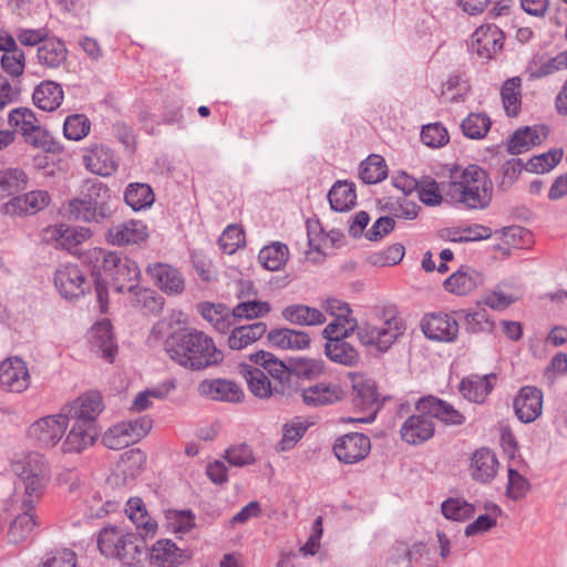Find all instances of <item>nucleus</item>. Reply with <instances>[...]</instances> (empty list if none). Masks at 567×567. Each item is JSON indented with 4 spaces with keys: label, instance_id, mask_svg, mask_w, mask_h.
<instances>
[{
    "label": "nucleus",
    "instance_id": "nucleus-57",
    "mask_svg": "<svg viewBox=\"0 0 567 567\" xmlns=\"http://www.w3.org/2000/svg\"><path fill=\"white\" fill-rule=\"evenodd\" d=\"M445 518L456 522L466 520L475 514L474 505L460 498H447L441 505Z\"/></svg>",
    "mask_w": 567,
    "mask_h": 567
},
{
    "label": "nucleus",
    "instance_id": "nucleus-10",
    "mask_svg": "<svg viewBox=\"0 0 567 567\" xmlns=\"http://www.w3.org/2000/svg\"><path fill=\"white\" fill-rule=\"evenodd\" d=\"M117 538H106L104 544L105 551L118 559L123 565L128 567H143L144 561L148 557L147 545L142 534L128 533L126 542L121 550H115L116 546L112 544Z\"/></svg>",
    "mask_w": 567,
    "mask_h": 567
},
{
    "label": "nucleus",
    "instance_id": "nucleus-51",
    "mask_svg": "<svg viewBox=\"0 0 567 567\" xmlns=\"http://www.w3.org/2000/svg\"><path fill=\"white\" fill-rule=\"evenodd\" d=\"M23 513L19 514L10 524L8 537L11 543L18 544L24 540L35 526L33 509H28L22 505Z\"/></svg>",
    "mask_w": 567,
    "mask_h": 567
},
{
    "label": "nucleus",
    "instance_id": "nucleus-41",
    "mask_svg": "<svg viewBox=\"0 0 567 567\" xmlns=\"http://www.w3.org/2000/svg\"><path fill=\"white\" fill-rule=\"evenodd\" d=\"M124 200L134 212H138L151 207L155 200V195L148 184L131 183L124 192Z\"/></svg>",
    "mask_w": 567,
    "mask_h": 567
},
{
    "label": "nucleus",
    "instance_id": "nucleus-16",
    "mask_svg": "<svg viewBox=\"0 0 567 567\" xmlns=\"http://www.w3.org/2000/svg\"><path fill=\"white\" fill-rule=\"evenodd\" d=\"M417 412L429 413L431 420L436 419L445 425L458 426L465 423L466 417L449 402L434 396L425 395L415 402Z\"/></svg>",
    "mask_w": 567,
    "mask_h": 567
},
{
    "label": "nucleus",
    "instance_id": "nucleus-39",
    "mask_svg": "<svg viewBox=\"0 0 567 567\" xmlns=\"http://www.w3.org/2000/svg\"><path fill=\"white\" fill-rule=\"evenodd\" d=\"M241 373L244 374L249 390L261 399L269 398L270 395L278 394L272 390L274 383L266 375L265 371L254 368L249 364L240 365Z\"/></svg>",
    "mask_w": 567,
    "mask_h": 567
},
{
    "label": "nucleus",
    "instance_id": "nucleus-50",
    "mask_svg": "<svg viewBox=\"0 0 567 567\" xmlns=\"http://www.w3.org/2000/svg\"><path fill=\"white\" fill-rule=\"evenodd\" d=\"M270 310L271 307L268 301H260L256 298H248L234 307L233 316L235 321L241 319L252 320L268 315Z\"/></svg>",
    "mask_w": 567,
    "mask_h": 567
},
{
    "label": "nucleus",
    "instance_id": "nucleus-12",
    "mask_svg": "<svg viewBox=\"0 0 567 567\" xmlns=\"http://www.w3.org/2000/svg\"><path fill=\"white\" fill-rule=\"evenodd\" d=\"M505 35L495 24H483L471 37L470 49L485 60H491L504 47Z\"/></svg>",
    "mask_w": 567,
    "mask_h": 567
},
{
    "label": "nucleus",
    "instance_id": "nucleus-1",
    "mask_svg": "<svg viewBox=\"0 0 567 567\" xmlns=\"http://www.w3.org/2000/svg\"><path fill=\"white\" fill-rule=\"evenodd\" d=\"M164 349L175 363L192 371L218 365L224 360V353L213 338L192 328L172 332L164 342Z\"/></svg>",
    "mask_w": 567,
    "mask_h": 567
},
{
    "label": "nucleus",
    "instance_id": "nucleus-49",
    "mask_svg": "<svg viewBox=\"0 0 567 567\" xmlns=\"http://www.w3.org/2000/svg\"><path fill=\"white\" fill-rule=\"evenodd\" d=\"M567 69V56L557 54L550 59H534L527 66L529 79L536 80L553 74L556 71Z\"/></svg>",
    "mask_w": 567,
    "mask_h": 567
},
{
    "label": "nucleus",
    "instance_id": "nucleus-30",
    "mask_svg": "<svg viewBox=\"0 0 567 567\" xmlns=\"http://www.w3.org/2000/svg\"><path fill=\"white\" fill-rule=\"evenodd\" d=\"M63 97L64 93L61 84L50 80H44L38 84L32 94L34 105L47 112L56 110Z\"/></svg>",
    "mask_w": 567,
    "mask_h": 567
},
{
    "label": "nucleus",
    "instance_id": "nucleus-58",
    "mask_svg": "<svg viewBox=\"0 0 567 567\" xmlns=\"http://www.w3.org/2000/svg\"><path fill=\"white\" fill-rule=\"evenodd\" d=\"M561 148H553L546 153L533 156L526 164V171L530 173H547L558 165L563 158Z\"/></svg>",
    "mask_w": 567,
    "mask_h": 567
},
{
    "label": "nucleus",
    "instance_id": "nucleus-34",
    "mask_svg": "<svg viewBox=\"0 0 567 567\" xmlns=\"http://www.w3.org/2000/svg\"><path fill=\"white\" fill-rule=\"evenodd\" d=\"M267 338L272 346L290 350L306 349L311 341L307 332L289 328L272 329L268 332Z\"/></svg>",
    "mask_w": 567,
    "mask_h": 567
},
{
    "label": "nucleus",
    "instance_id": "nucleus-9",
    "mask_svg": "<svg viewBox=\"0 0 567 567\" xmlns=\"http://www.w3.org/2000/svg\"><path fill=\"white\" fill-rule=\"evenodd\" d=\"M54 285L60 295L69 300L78 299L90 291L91 285L78 265H61L54 274Z\"/></svg>",
    "mask_w": 567,
    "mask_h": 567
},
{
    "label": "nucleus",
    "instance_id": "nucleus-53",
    "mask_svg": "<svg viewBox=\"0 0 567 567\" xmlns=\"http://www.w3.org/2000/svg\"><path fill=\"white\" fill-rule=\"evenodd\" d=\"M491 118L484 113H471L461 124L463 134L472 140H481L491 128Z\"/></svg>",
    "mask_w": 567,
    "mask_h": 567
},
{
    "label": "nucleus",
    "instance_id": "nucleus-17",
    "mask_svg": "<svg viewBox=\"0 0 567 567\" xmlns=\"http://www.w3.org/2000/svg\"><path fill=\"white\" fill-rule=\"evenodd\" d=\"M146 274L153 284L168 296L181 295L185 290V279L182 272L172 265L156 262L148 265Z\"/></svg>",
    "mask_w": 567,
    "mask_h": 567
},
{
    "label": "nucleus",
    "instance_id": "nucleus-56",
    "mask_svg": "<svg viewBox=\"0 0 567 567\" xmlns=\"http://www.w3.org/2000/svg\"><path fill=\"white\" fill-rule=\"evenodd\" d=\"M130 519L137 528H143L145 534H154L156 530V523L148 517L147 512L141 498H130L126 503Z\"/></svg>",
    "mask_w": 567,
    "mask_h": 567
},
{
    "label": "nucleus",
    "instance_id": "nucleus-36",
    "mask_svg": "<svg viewBox=\"0 0 567 567\" xmlns=\"http://www.w3.org/2000/svg\"><path fill=\"white\" fill-rule=\"evenodd\" d=\"M93 344L101 351L102 357L113 362L117 354V344L113 334V326L110 320L104 319L92 328Z\"/></svg>",
    "mask_w": 567,
    "mask_h": 567
},
{
    "label": "nucleus",
    "instance_id": "nucleus-6",
    "mask_svg": "<svg viewBox=\"0 0 567 567\" xmlns=\"http://www.w3.org/2000/svg\"><path fill=\"white\" fill-rule=\"evenodd\" d=\"M351 403L355 411L365 413L364 416L350 419L352 422L372 423L383 406L385 396H381L375 381L361 373L350 372Z\"/></svg>",
    "mask_w": 567,
    "mask_h": 567
},
{
    "label": "nucleus",
    "instance_id": "nucleus-7",
    "mask_svg": "<svg viewBox=\"0 0 567 567\" xmlns=\"http://www.w3.org/2000/svg\"><path fill=\"white\" fill-rule=\"evenodd\" d=\"M101 268L111 277L115 292L124 293L137 288L141 270L133 259L117 251H101Z\"/></svg>",
    "mask_w": 567,
    "mask_h": 567
},
{
    "label": "nucleus",
    "instance_id": "nucleus-46",
    "mask_svg": "<svg viewBox=\"0 0 567 567\" xmlns=\"http://www.w3.org/2000/svg\"><path fill=\"white\" fill-rule=\"evenodd\" d=\"M359 176L364 184H377L388 176V166L384 158L378 154H371L360 164Z\"/></svg>",
    "mask_w": 567,
    "mask_h": 567
},
{
    "label": "nucleus",
    "instance_id": "nucleus-2",
    "mask_svg": "<svg viewBox=\"0 0 567 567\" xmlns=\"http://www.w3.org/2000/svg\"><path fill=\"white\" fill-rule=\"evenodd\" d=\"M70 218L86 224L102 225L116 213L111 189L97 179H87L78 196L64 204Z\"/></svg>",
    "mask_w": 567,
    "mask_h": 567
},
{
    "label": "nucleus",
    "instance_id": "nucleus-31",
    "mask_svg": "<svg viewBox=\"0 0 567 567\" xmlns=\"http://www.w3.org/2000/svg\"><path fill=\"white\" fill-rule=\"evenodd\" d=\"M324 353L330 361L348 368L357 367L361 360L360 352L347 339H330L324 344Z\"/></svg>",
    "mask_w": 567,
    "mask_h": 567
},
{
    "label": "nucleus",
    "instance_id": "nucleus-22",
    "mask_svg": "<svg viewBox=\"0 0 567 567\" xmlns=\"http://www.w3.org/2000/svg\"><path fill=\"white\" fill-rule=\"evenodd\" d=\"M198 393L209 400L238 403L244 398L241 388L227 379H206L198 384Z\"/></svg>",
    "mask_w": 567,
    "mask_h": 567
},
{
    "label": "nucleus",
    "instance_id": "nucleus-62",
    "mask_svg": "<svg viewBox=\"0 0 567 567\" xmlns=\"http://www.w3.org/2000/svg\"><path fill=\"white\" fill-rule=\"evenodd\" d=\"M218 245L223 252L234 254L245 245L244 229L235 224L227 226L218 239Z\"/></svg>",
    "mask_w": 567,
    "mask_h": 567
},
{
    "label": "nucleus",
    "instance_id": "nucleus-29",
    "mask_svg": "<svg viewBox=\"0 0 567 567\" xmlns=\"http://www.w3.org/2000/svg\"><path fill=\"white\" fill-rule=\"evenodd\" d=\"M99 434L100 427H91L74 421L63 442L62 450L64 453H81L95 442Z\"/></svg>",
    "mask_w": 567,
    "mask_h": 567
},
{
    "label": "nucleus",
    "instance_id": "nucleus-4",
    "mask_svg": "<svg viewBox=\"0 0 567 567\" xmlns=\"http://www.w3.org/2000/svg\"><path fill=\"white\" fill-rule=\"evenodd\" d=\"M11 470L24 488L22 505L28 509H34L49 481L44 456L35 452L23 454L12 461Z\"/></svg>",
    "mask_w": 567,
    "mask_h": 567
},
{
    "label": "nucleus",
    "instance_id": "nucleus-24",
    "mask_svg": "<svg viewBox=\"0 0 567 567\" xmlns=\"http://www.w3.org/2000/svg\"><path fill=\"white\" fill-rule=\"evenodd\" d=\"M65 42L58 37H49L37 48V61L48 70H58L68 61Z\"/></svg>",
    "mask_w": 567,
    "mask_h": 567
},
{
    "label": "nucleus",
    "instance_id": "nucleus-59",
    "mask_svg": "<svg viewBox=\"0 0 567 567\" xmlns=\"http://www.w3.org/2000/svg\"><path fill=\"white\" fill-rule=\"evenodd\" d=\"M23 138L29 145L45 152L60 153L62 151L60 143L47 130L42 128L39 122L35 124L34 130L30 131L29 135Z\"/></svg>",
    "mask_w": 567,
    "mask_h": 567
},
{
    "label": "nucleus",
    "instance_id": "nucleus-14",
    "mask_svg": "<svg viewBox=\"0 0 567 567\" xmlns=\"http://www.w3.org/2000/svg\"><path fill=\"white\" fill-rule=\"evenodd\" d=\"M27 363L19 357H10L0 363V388L12 393H22L30 385Z\"/></svg>",
    "mask_w": 567,
    "mask_h": 567
},
{
    "label": "nucleus",
    "instance_id": "nucleus-13",
    "mask_svg": "<svg viewBox=\"0 0 567 567\" xmlns=\"http://www.w3.org/2000/svg\"><path fill=\"white\" fill-rule=\"evenodd\" d=\"M69 420L61 412L48 415L34 422L29 429V435L35 439L42 447L55 446L65 433Z\"/></svg>",
    "mask_w": 567,
    "mask_h": 567
},
{
    "label": "nucleus",
    "instance_id": "nucleus-28",
    "mask_svg": "<svg viewBox=\"0 0 567 567\" xmlns=\"http://www.w3.org/2000/svg\"><path fill=\"white\" fill-rule=\"evenodd\" d=\"M497 466L495 453L487 447H481L471 458L472 477L480 483H488L496 476Z\"/></svg>",
    "mask_w": 567,
    "mask_h": 567
},
{
    "label": "nucleus",
    "instance_id": "nucleus-18",
    "mask_svg": "<svg viewBox=\"0 0 567 567\" xmlns=\"http://www.w3.org/2000/svg\"><path fill=\"white\" fill-rule=\"evenodd\" d=\"M421 328L424 336L434 341L453 342L458 334L456 319L447 313H431L423 318Z\"/></svg>",
    "mask_w": 567,
    "mask_h": 567
},
{
    "label": "nucleus",
    "instance_id": "nucleus-23",
    "mask_svg": "<svg viewBox=\"0 0 567 567\" xmlns=\"http://www.w3.org/2000/svg\"><path fill=\"white\" fill-rule=\"evenodd\" d=\"M47 241L55 243L62 249L72 250L92 236V230L82 226L59 224L44 229Z\"/></svg>",
    "mask_w": 567,
    "mask_h": 567
},
{
    "label": "nucleus",
    "instance_id": "nucleus-60",
    "mask_svg": "<svg viewBox=\"0 0 567 567\" xmlns=\"http://www.w3.org/2000/svg\"><path fill=\"white\" fill-rule=\"evenodd\" d=\"M460 315L464 316L466 330L471 333H480L486 332L491 333L494 330V321L489 318L487 311L485 309H480L477 311L467 312L465 310H461Z\"/></svg>",
    "mask_w": 567,
    "mask_h": 567
},
{
    "label": "nucleus",
    "instance_id": "nucleus-15",
    "mask_svg": "<svg viewBox=\"0 0 567 567\" xmlns=\"http://www.w3.org/2000/svg\"><path fill=\"white\" fill-rule=\"evenodd\" d=\"M148 236L146 224L130 219L111 226L105 233V240L110 245L123 247L144 243Z\"/></svg>",
    "mask_w": 567,
    "mask_h": 567
},
{
    "label": "nucleus",
    "instance_id": "nucleus-25",
    "mask_svg": "<svg viewBox=\"0 0 567 567\" xmlns=\"http://www.w3.org/2000/svg\"><path fill=\"white\" fill-rule=\"evenodd\" d=\"M497 375L495 373H488L483 377L471 374L461 381L458 389L466 400L482 404L493 391Z\"/></svg>",
    "mask_w": 567,
    "mask_h": 567
},
{
    "label": "nucleus",
    "instance_id": "nucleus-45",
    "mask_svg": "<svg viewBox=\"0 0 567 567\" xmlns=\"http://www.w3.org/2000/svg\"><path fill=\"white\" fill-rule=\"evenodd\" d=\"M522 80L518 76L506 80L501 87L502 103L509 117L518 115L522 106Z\"/></svg>",
    "mask_w": 567,
    "mask_h": 567
},
{
    "label": "nucleus",
    "instance_id": "nucleus-37",
    "mask_svg": "<svg viewBox=\"0 0 567 567\" xmlns=\"http://www.w3.org/2000/svg\"><path fill=\"white\" fill-rule=\"evenodd\" d=\"M328 200L334 212H348L357 204L354 184L348 181H338L328 193Z\"/></svg>",
    "mask_w": 567,
    "mask_h": 567
},
{
    "label": "nucleus",
    "instance_id": "nucleus-38",
    "mask_svg": "<svg viewBox=\"0 0 567 567\" xmlns=\"http://www.w3.org/2000/svg\"><path fill=\"white\" fill-rule=\"evenodd\" d=\"M86 167L100 176H110L116 168L117 163L107 147L95 146L84 156Z\"/></svg>",
    "mask_w": 567,
    "mask_h": 567
},
{
    "label": "nucleus",
    "instance_id": "nucleus-48",
    "mask_svg": "<svg viewBox=\"0 0 567 567\" xmlns=\"http://www.w3.org/2000/svg\"><path fill=\"white\" fill-rule=\"evenodd\" d=\"M290 377L315 379L324 372L326 363L321 359L290 357Z\"/></svg>",
    "mask_w": 567,
    "mask_h": 567
},
{
    "label": "nucleus",
    "instance_id": "nucleus-55",
    "mask_svg": "<svg viewBox=\"0 0 567 567\" xmlns=\"http://www.w3.org/2000/svg\"><path fill=\"white\" fill-rule=\"evenodd\" d=\"M35 113L29 107H16L8 114V123L11 127L21 132L22 136H28L38 123Z\"/></svg>",
    "mask_w": 567,
    "mask_h": 567
},
{
    "label": "nucleus",
    "instance_id": "nucleus-64",
    "mask_svg": "<svg viewBox=\"0 0 567 567\" xmlns=\"http://www.w3.org/2000/svg\"><path fill=\"white\" fill-rule=\"evenodd\" d=\"M419 186L416 188L419 199L427 205V206H436L440 205L443 200V197L440 192V186L437 182L431 176H423L419 181Z\"/></svg>",
    "mask_w": 567,
    "mask_h": 567
},
{
    "label": "nucleus",
    "instance_id": "nucleus-54",
    "mask_svg": "<svg viewBox=\"0 0 567 567\" xmlns=\"http://www.w3.org/2000/svg\"><path fill=\"white\" fill-rule=\"evenodd\" d=\"M152 425V419L144 415L136 420L122 422L115 425L114 432L124 434V436L130 439L131 443H134L144 437L151 431Z\"/></svg>",
    "mask_w": 567,
    "mask_h": 567
},
{
    "label": "nucleus",
    "instance_id": "nucleus-44",
    "mask_svg": "<svg viewBox=\"0 0 567 567\" xmlns=\"http://www.w3.org/2000/svg\"><path fill=\"white\" fill-rule=\"evenodd\" d=\"M28 186V176L23 169L6 168L0 171V199L24 190Z\"/></svg>",
    "mask_w": 567,
    "mask_h": 567
},
{
    "label": "nucleus",
    "instance_id": "nucleus-5",
    "mask_svg": "<svg viewBox=\"0 0 567 567\" xmlns=\"http://www.w3.org/2000/svg\"><path fill=\"white\" fill-rule=\"evenodd\" d=\"M384 317L382 327H375L368 322L359 324L355 320L354 333L362 346L374 348L379 352H386L404 333L405 324L396 316L395 308L384 310Z\"/></svg>",
    "mask_w": 567,
    "mask_h": 567
},
{
    "label": "nucleus",
    "instance_id": "nucleus-19",
    "mask_svg": "<svg viewBox=\"0 0 567 567\" xmlns=\"http://www.w3.org/2000/svg\"><path fill=\"white\" fill-rule=\"evenodd\" d=\"M513 408L519 421L534 422L543 411V391L533 385L522 386L514 398Z\"/></svg>",
    "mask_w": 567,
    "mask_h": 567
},
{
    "label": "nucleus",
    "instance_id": "nucleus-3",
    "mask_svg": "<svg viewBox=\"0 0 567 567\" xmlns=\"http://www.w3.org/2000/svg\"><path fill=\"white\" fill-rule=\"evenodd\" d=\"M451 198L467 209H485L493 199V182L481 166L471 164L460 176L453 175Z\"/></svg>",
    "mask_w": 567,
    "mask_h": 567
},
{
    "label": "nucleus",
    "instance_id": "nucleus-26",
    "mask_svg": "<svg viewBox=\"0 0 567 567\" xmlns=\"http://www.w3.org/2000/svg\"><path fill=\"white\" fill-rule=\"evenodd\" d=\"M483 284L484 276L472 267L464 265L445 279L444 288L454 295L466 296Z\"/></svg>",
    "mask_w": 567,
    "mask_h": 567
},
{
    "label": "nucleus",
    "instance_id": "nucleus-20",
    "mask_svg": "<svg viewBox=\"0 0 567 567\" xmlns=\"http://www.w3.org/2000/svg\"><path fill=\"white\" fill-rule=\"evenodd\" d=\"M435 425L429 413L417 412L409 416L400 429L401 439L410 445H419L434 436Z\"/></svg>",
    "mask_w": 567,
    "mask_h": 567
},
{
    "label": "nucleus",
    "instance_id": "nucleus-27",
    "mask_svg": "<svg viewBox=\"0 0 567 567\" xmlns=\"http://www.w3.org/2000/svg\"><path fill=\"white\" fill-rule=\"evenodd\" d=\"M200 316L219 333H226L235 323L233 310L224 303L204 301L197 305Z\"/></svg>",
    "mask_w": 567,
    "mask_h": 567
},
{
    "label": "nucleus",
    "instance_id": "nucleus-52",
    "mask_svg": "<svg viewBox=\"0 0 567 567\" xmlns=\"http://www.w3.org/2000/svg\"><path fill=\"white\" fill-rule=\"evenodd\" d=\"M0 64L2 71L12 79V82H17L25 69V53L20 47L9 50V52L2 53ZM18 83L20 82L18 81Z\"/></svg>",
    "mask_w": 567,
    "mask_h": 567
},
{
    "label": "nucleus",
    "instance_id": "nucleus-63",
    "mask_svg": "<svg viewBox=\"0 0 567 567\" xmlns=\"http://www.w3.org/2000/svg\"><path fill=\"white\" fill-rule=\"evenodd\" d=\"M307 430L308 426L300 421L286 423L282 426V437L276 449L281 452L291 450L302 439Z\"/></svg>",
    "mask_w": 567,
    "mask_h": 567
},
{
    "label": "nucleus",
    "instance_id": "nucleus-35",
    "mask_svg": "<svg viewBox=\"0 0 567 567\" xmlns=\"http://www.w3.org/2000/svg\"><path fill=\"white\" fill-rule=\"evenodd\" d=\"M265 370L271 377L272 390L280 395L290 396L296 388L291 383L289 358L287 361L279 360L276 355L270 360Z\"/></svg>",
    "mask_w": 567,
    "mask_h": 567
},
{
    "label": "nucleus",
    "instance_id": "nucleus-40",
    "mask_svg": "<svg viewBox=\"0 0 567 567\" xmlns=\"http://www.w3.org/2000/svg\"><path fill=\"white\" fill-rule=\"evenodd\" d=\"M287 321L299 326H317L326 321L324 315L317 308L306 305H291L282 310Z\"/></svg>",
    "mask_w": 567,
    "mask_h": 567
},
{
    "label": "nucleus",
    "instance_id": "nucleus-8",
    "mask_svg": "<svg viewBox=\"0 0 567 567\" xmlns=\"http://www.w3.org/2000/svg\"><path fill=\"white\" fill-rule=\"evenodd\" d=\"M103 398L97 391H89L62 409L63 414L69 422L71 420L81 422L83 425L91 427L97 426V416L103 411Z\"/></svg>",
    "mask_w": 567,
    "mask_h": 567
},
{
    "label": "nucleus",
    "instance_id": "nucleus-11",
    "mask_svg": "<svg viewBox=\"0 0 567 567\" xmlns=\"http://www.w3.org/2000/svg\"><path fill=\"white\" fill-rule=\"evenodd\" d=\"M371 451V441L368 435L351 432L338 437L333 444V452L340 462L354 464L364 460Z\"/></svg>",
    "mask_w": 567,
    "mask_h": 567
},
{
    "label": "nucleus",
    "instance_id": "nucleus-43",
    "mask_svg": "<svg viewBox=\"0 0 567 567\" xmlns=\"http://www.w3.org/2000/svg\"><path fill=\"white\" fill-rule=\"evenodd\" d=\"M540 143L542 136L539 134V130L536 126H525L523 128H518L512 135L507 143V152L512 155H518Z\"/></svg>",
    "mask_w": 567,
    "mask_h": 567
},
{
    "label": "nucleus",
    "instance_id": "nucleus-33",
    "mask_svg": "<svg viewBox=\"0 0 567 567\" xmlns=\"http://www.w3.org/2000/svg\"><path fill=\"white\" fill-rule=\"evenodd\" d=\"M227 344L231 350H241L258 341L266 332L267 324L262 321L234 327L229 330Z\"/></svg>",
    "mask_w": 567,
    "mask_h": 567
},
{
    "label": "nucleus",
    "instance_id": "nucleus-32",
    "mask_svg": "<svg viewBox=\"0 0 567 567\" xmlns=\"http://www.w3.org/2000/svg\"><path fill=\"white\" fill-rule=\"evenodd\" d=\"M187 556L171 539L157 540L151 550L150 560L158 567H177Z\"/></svg>",
    "mask_w": 567,
    "mask_h": 567
},
{
    "label": "nucleus",
    "instance_id": "nucleus-47",
    "mask_svg": "<svg viewBox=\"0 0 567 567\" xmlns=\"http://www.w3.org/2000/svg\"><path fill=\"white\" fill-rule=\"evenodd\" d=\"M132 306L145 313H158L163 310L164 298L150 288H142L140 284L133 291Z\"/></svg>",
    "mask_w": 567,
    "mask_h": 567
},
{
    "label": "nucleus",
    "instance_id": "nucleus-21",
    "mask_svg": "<svg viewBox=\"0 0 567 567\" xmlns=\"http://www.w3.org/2000/svg\"><path fill=\"white\" fill-rule=\"evenodd\" d=\"M301 398L308 406H324L342 401L346 392L337 382H317L301 390Z\"/></svg>",
    "mask_w": 567,
    "mask_h": 567
},
{
    "label": "nucleus",
    "instance_id": "nucleus-61",
    "mask_svg": "<svg viewBox=\"0 0 567 567\" xmlns=\"http://www.w3.org/2000/svg\"><path fill=\"white\" fill-rule=\"evenodd\" d=\"M91 123L84 114L69 115L63 124V134L70 141H80L90 132Z\"/></svg>",
    "mask_w": 567,
    "mask_h": 567
},
{
    "label": "nucleus",
    "instance_id": "nucleus-42",
    "mask_svg": "<svg viewBox=\"0 0 567 567\" xmlns=\"http://www.w3.org/2000/svg\"><path fill=\"white\" fill-rule=\"evenodd\" d=\"M289 258L288 246L280 241H275L260 249L258 260L268 270H280Z\"/></svg>",
    "mask_w": 567,
    "mask_h": 567
}]
</instances>
